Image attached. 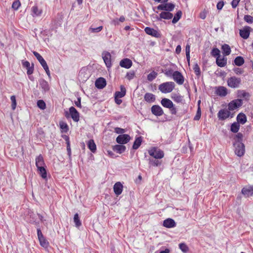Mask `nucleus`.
<instances>
[{
  "label": "nucleus",
  "instance_id": "1",
  "mask_svg": "<svg viewBox=\"0 0 253 253\" xmlns=\"http://www.w3.org/2000/svg\"><path fill=\"white\" fill-rule=\"evenodd\" d=\"M174 83L169 82L161 84L159 86V89L163 93H169L172 91L174 87Z\"/></svg>",
  "mask_w": 253,
  "mask_h": 253
},
{
  "label": "nucleus",
  "instance_id": "2",
  "mask_svg": "<svg viewBox=\"0 0 253 253\" xmlns=\"http://www.w3.org/2000/svg\"><path fill=\"white\" fill-rule=\"evenodd\" d=\"M235 148V153L239 157L244 155L245 152V145L242 142H234L233 144Z\"/></svg>",
  "mask_w": 253,
  "mask_h": 253
},
{
  "label": "nucleus",
  "instance_id": "3",
  "mask_svg": "<svg viewBox=\"0 0 253 253\" xmlns=\"http://www.w3.org/2000/svg\"><path fill=\"white\" fill-rule=\"evenodd\" d=\"M149 154L156 159H160L164 157V153L161 150L153 147L148 151Z\"/></svg>",
  "mask_w": 253,
  "mask_h": 253
},
{
  "label": "nucleus",
  "instance_id": "4",
  "mask_svg": "<svg viewBox=\"0 0 253 253\" xmlns=\"http://www.w3.org/2000/svg\"><path fill=\"white\" fill-rule=\"evenodd\" d=\"M241 79L236 77H232L227 81L228 85L232 88H237L241 84Z\"/></svg>",
  "mask_w": 253,
  "mask_h": 253
},
{
  "label": "nucleus",
  "instance_id": "5",
  "mask_svg": "<svg viewBox=\"0 0 253 253\" xmlns=\"http://www.w3.org/2000/svg\"><path fill=\"white\" fill-rule=\"evenodd\" d=\"M233 117V114H231L230 112L227 109H221L217 114L218 118L220 120H224L229 117Z\"/></svg>",
  "mask_w": 253,
  "mask_h": 253
},
{
  "label": "nucleus",
  "instance_id": "6",
  "mask_svg": "<svg viewBox=\"0 0 253 253\" xmlns=\"http://www.w3.org/2000/svg\"><path fill=\"white\" fill-rule=\"evenodd\" d=\"M242 104V100L240 99H237L231 101L228 104L229 110L232 111L237 109L240 107Z\"/></svg>",
  "mask_w": 253,
  "mask_h": 253
},
{
  "label": "nucleus",
  "instance_id": "7",
  "mask_svg": "<svg viewBox=\"0 0 253 253\" xmlns=\"http://www.w3.org/2000/svg\"><path fill=\"white\" fill-rule=\"evenodd\" d=\"M89 77V72L85 67L82 68L79 73V78L82 82L87 80Z\"/></svg>",
  "mask_w": 253,
  "mask_h": 253
},
{
  "label": "nucleus",
  "instance_id": "8",
  "mask_svg": "<svg viewBox=\"0 0 253 253\" xmlns=\"http://www.w3.org/2000/svg\"><path fill=\"white\" fill-rule=\"evenodd\" d=\"M130 139V137L128 134H120L116 138L118 143L124 144L127 143Z\"/></svg>",
  "mask_w": 253,
  "mask_h": 253
},
{
  "label": "nucleus",
  "instance_id": "9",
  "mask_svg": "<svg viewBox=\"0 0 253 253\" xmlns=\"http://www.w3.org/2000/svg\"><path fill=\"white\" fill-rule=\"evenodd\" d=\"M242 193L245 197L253 196V185L246 186L242 189Z\"/></svg>",
  "mask_w": 253,
  "mask_h": 253
},
{
  "label": "nucleus",
  "instance_id": "10",
  "mask_svg": "<svg viewBox=\"0 0 253 253\" xmlns=\"http://www.w3.org/2000/svg\"><path fill=\"white\" fill-rule=\"evenodd\" d=\"M102 58L105 63V65L108 68H110L112 66L111 63V55L108 52L105 51L102 53Z\"/></svg>",
  "mask_w": 253,
  "mask_h": 253
},
{
  "label": "nucleus",
  "instance_id": "11",
  "mask_svg": "<svg viewBox=\"0 0 253 253\" xmlns=\"http://www.w3.org/2000/svg\"><path fill=\"white\" fill-rule=\"evenodd\" d=\"M173 79L179 84H182L184 83V78L182 74L178 71L173 72Z\"/></svg>",
  "mask_w": 253,
  "mask_h": 253
},
{
  "label": "nucleus",
  "instance_id": "12",
  "mask_svg": "<svg viewBox=\"0 0 253 253\" xmlns=\"http://www.w3.org/2000/svg\"><path fill=\"white\" fill-rule=\"evenodd\" d=\"M173 17V15L169 11H163L162 12L160 16H156V18L158 21H161L162 19H171Z\"/></svg>",
  "mask_w": 253,
  "mask_h": 253
},
{
  "label": "nucleus",
  "instance_id": "13",
  "mask_svg": "<svg viewBox=\"0 0 253 253\" xmlns=\"http://www.w3.org/2000/svg\"><path fill=\"white\" fill-rule=\"evenodd\" d=\"M251 29V27L245 26L243 29L240 30V36L244 39H247L249 37Z\"/></svg>",
  "mask_w": 253,
  "mask_h": 253
},
{
  "label": "nucleus",
  "instance_id": "14",
  "mask_svg": "<svg viewBox=\"0 0 253 253\" xmlns=\"http://www.w3.org/2000/svg\"><path fill=\"white\" fill-rule=\"evenodd\" d=\"M151 112L153 114L157 116H161L164 114L162 108L159 105H153L151 107Z\"/></svg>",
  "mask_w": 253,
  "mask_h": 253
},
{
  "label": "nucleus",
  "instance_id": "15",
  "mask_svg": "<svg viewBox=\"0 0 253 253\" xmlns=\"http://www.w3.org/2000/svg\"><path fill=\"white\" fill-rule=\"evenodd\" d=\"M69 111L72 119L75 122H78L79 121V113L77 110L74 107H71L69 109Z\"/></svg>",
  "mask_w": 253,
  "mask_h": 253
},
{
  "label": "nucleus",
  "instance_id": "16",
  "mask_svg": "<svg viewBox=\"0 0 253 253\" xmlns=\"http://www.w3.org/2000/svg\"><path fill=\"white\" fill-rule=\"evenodd\" d=\"M145 33L149 35H151L153 37L156 38H159L160 37V34L155 29L150 28V27H146L144 29Z\"/></svg>",
  "mask_w": 253,
  "mask_h": 253
},
{
  "label": "nucleus",
  "instance_id": "17",
  "mask_svg": "<svg viewBox=\"0 0 253 253\" xmlns=\"http://www.w3.org/2000/svg\"><path fill=\"white\" fill-rule=\"evenodd\" d=\"M95 84L97 88L102 89L106 86V82L103 78H99L96 80Z\"/></svg>",
  "mask_w": 253,
  "mask_h": 253
},
{
  "label": "nucleus",
  "instance_id": "18",
  "mask_svg": "<svg viewBox=\"0 0 253 253\" xmlns=\"http://www.w3.org/2000/svg\"><path fill=\"white\" fill-rule=\"evenodd\" d=\"M132 61L128 58H125L122 60L120 62V65L124 68L128 69L132 66Z\"/></svg>",
  "mask_w": 253,
  "mask_h": 253
},
{
  "label": "nucleus",
  "instance_id": "19",
  "mask_svg": "<svg viewBox=\"0 0 253 253\" xmlns=\"http://www.w3.org/2000/svg\"><path fill=\"white\" fill-rule=\"evenodd\" d=\"M163 225L167 228H172L176 226V223L172 219L168 218L164 221Z\"/></svg>",
  "mask_w": 253,
  "mask_h": 253
},
{
  "label": "nucleus",
  "instance_id": "20",
  "mask_svg": "<svg viewBox=\"0 0 253 253\" xmlns=\"http://www.w3.org/2000/svg\"><path fill=\"white\" fill-rule=\"evenodd\" d=\"M216 93L220 96H225L227 94V88L224 86H219L216 88Z\"/></svg>",
  "mask_w": 253,
  "mask_h": 253
},
{
  "label": "nucleus",
  "instance_id": "21",
  "mask_svg": "<svg viewBox=\"0 0 253 253\" xmlns=\"http://www.w3.org/2000/svg\"><path fill=\"white\" fill-rule=\"evenodd\" d=\"M113 188L115 194L119 195L122 192L123 185L120 182H118L115 184Z\"/></svg>",
  "mask_w": 253,
  "mask_h": 253
},
{
  "label": "nucleus",
  "instance_id": "22",
  "mask_svg": "<svg viewBox=\"0 0 253 253\" xmlns=\"http://www.w3.org/2000/svg\"><path fill=\"white\" fill-rule=\"evenodd\" d=\"M161 104L163 107L167 108H170L173 107V102L169 99L163 98L161 100Z\"/></svg>",
  "mask_w": 253,
  "mask_h": 253
},
{
  "label": "nucleus",
  "instance_id": "23",
  "mask_svg": "<svg viewBox=\"0 0 253 253\" xmlns=\"http://www.w3.org/2000/svg\"><path fill=\"white\" fill-rule=\"evenodd\" d=\"M33 53L34 55L35 56V57L37 58L38 60L39 61V62L40 63L42 67L47 65L45 60L39 53H38L36 51H33Z\"/></svg>",
  "mask_w": 253,
  "mask_h": 253
},
{
  "label": "nucleus",
  "instance_id": "24",
  "mask_svg": "<svg viewBox=\"0 0 253 253\" xmlns=\"http://www.w3.org/2000/svg\"><path fill=\"white\" fill-rule=\"evenodd\" d=\"M39 84L41 88L44 92H46L49 90V86L48 83L43 79H41L39 81Z\"/></svg>",
  "mask_w": 253,
  "mask_h": 253
},
{
  "label": "nucleus",
  "instance_id": "25",
  "mask_svg": "<svg viewBox=\"0 0 253 253\" xmlns=\"http://www.w3.org/2000/svg\"><path fill=\"white\" fill-rule=\"evenodd\" d=\"M216 63L218 66L221 67H224L226 65L227 58L225 57L220 58V56L217 57L216 59Z\"/></svg>",
  "mask_w": 253,
  "mask_h": 253
},
{
  "label": "nucleus",
  "instance_id": "26",
  "mask_svg": "<svg viewBox=\"0 0 253 253\" xmlns=\"http://www.w3.org/2000/svg\"><path fill=\"white\" fill-rule=\"evenodd\" d=\"M144 100L147 102H153L155 100V96L151 93H146L144 97Z\"/></svg>",
  "mask_w": 253,
  "mask_h": 253
},
{
  "label": "nucleus",
  "instance_id": "27",
  "mask_svg": "<svg viewBox=\"0 0 253 253\" xmlns=\"http://www.w3.org/2000/svg\"><path fill=\"white\" fill-rule=\"evenodd\" d=\"M237 121L238 124L240 123L242 125L245 124L247 122L246 116L242 113L239 114L237 117Z\"/></svg>",
  "mask_w": 253,
  "mask_h": 253
},
{
  "label": "nucleus",
  "instance_id": "28",
  "mask_svg": "<svg viewBox=\"0 0 253 253\" xmlns=\"http://www.w3.org/2000/svg\"><path fill=\"white\" fill-rule=\"evenodd\" d=\"M44 162L43 157L40 155L36 159V165L37 168L43 167Z\"/></svg>",
  "mask_w": 253,
  "mask_h": 253
},
{
  "label": "nucleus",
  "instance_id": "29",
  "mask_svg": "<svg viewBox=\"0 0 253 253\" xmlns=\"http://www.w3.org/2000/svg\"><path fill=\"white\" fill-rule=\"evenodd\" d=\"M87 147L92 152L95 153L96 150V146L93 139L89 140L87 143Z\"/></svg>",
  "mask_w": 253,
  "mask_h": 253
},
{
  "label": "nucleus",
  "instance_id": "30",
  "mask_svg": "<svg viewBox=\"0 0 253 253\" xmlns=\"http://www.w3.org/2000/svg\"><path fill=\"white\" fill-rule=\"evenodd\" d=\"M126 89L123 85L121 86V91H117L115 93V98H122L126 95Z\"/></svg>",
  "mask_w": 253,
  "mask_h": 253
},
{
  "label": "nucleus",
  "instance_id": "31",
  "mask_svg": "<svg viewBox=\"0 0 253 253\" xmlns=\"http://www.w3.org/2000/svg\"><path fill=\"white\" fill-rule=\"evenodd\" d=\"M222 53L225 56L229 55L231 53V48L227 44H224L221 47Z\"/></svg>",
  "mask_w": 253,
  "mask_h": 253
},
{
  "label": "nucleus",
  "instance_id": "32",
  "mask_svg": "<svg viewBox=\"0 0 253 253\" xmlns=\"http://www.w3.org/2000/svg\"><path fill=\"white\" fill-rule=\"evenodd\" d=\"M126 147L123 145H116L113 147V150L121 154L125 151Z\"/></svg>",
  "mask_w": 253,
  "mask_h": 253
},
{
  "label": "nucleus",
  "instance_id": "33",
  "mask_svg": "<svg viewBox=\"0 0 253 253\" xmlns=\"http://www.w3.org/2000/svg\"><path fill=\"white\" fill-rule=\"evenodd\" d=\"M244 59L242 56H237L234 59L235 64L238 66H242L244 63Z\"/></svg>",
  "mask_w": 253,
  "mask_h": 253
},
{
  "label": "nucleus",
  "instance_id": "34",
  "mask_svg": "<svg viewBox=\"0 0 253 253\" xmlns=\"http://www.w3.org/2000/svg\"><path fill=\"white\" fill-rule=\"evenodd\" d=\"M171 98L177 103H182L183 101V97L178 94H173Z\"/></svg>",
  "mask_w": 253,
  "mask_h": 253
},
{
  "label": "nucleus",
  "instance_id": "35",
  "mask_svg": "<svg viewBox=\"0 0 253 253\" xmlns=\"http://www.w3.org/2000/svg\"><path fill=\"white\" fill-rule=\"evenodd\" d=\"M141 142H142L141 137H137L135 139V140L134 141V142L133 143V144L132 146V148L135 150L138 149L139 148V147L140 146Z\"/></svg>",
  "mask_w": 253,
  "mask_h": 253
},
{
  "label": "nucleus",
  "instance_id": "36",
  "mask_svg": "<svg viewBox=\"0 0 253 253\" xmlns=\"http://www.w3.org/2000/svg\"><path fill=\"white\" fill-rule=\"evenodd\" d=\"M38 169L39 171V174L42 176V177L43 179L46 178L47 173L45 168L43 167H40L38 168Z\"/></svg>",
  "mask_w": 253,
  "mask_h": 253
},
{
  "label": "nucleus",
  "instance_id": "37",
  "mask_svg": "<svg viewBox=\"0 0 253 253\" xmlns=\"http://www.w3.org/2000/svg\"><path fill=\"white\" fill-rule=\"evenodd\" d=\"M41 246L46 249L48 247L49 243L44 237L39 239Z\"/></svg>",
  "mask_w": 253,
  "mask_h": 253
},
{
  "label": "nucleus",
  "instance_id": "38",
  "mask_svg": "<svg viewBox=\"0 0 253 253\" xmlns=\"http://www.w3.org/2000/svg\"><path fill=\"white\" fill-rule=\"evenodd\" d=\"M240 127V125L238 123H234L231 125V131L234 133H237Z\"/></svg>",
  "mask_w": 253,
  "mask_h": 253
},
{
  "label": "nucleus",
  "instance_id": "39",
  "mask_svg": "<svg viewBox=\"0 0 253 253\" xmlns=\"http://www.w3.org/2000/svg\"><path fill=\"white\" fill-rule=\"evenodd\" d=\"M181 15H182V12L180 10L178 11L172 20V23L175 24L176 22H177L181 18Z\"/></svg>",
  "mask_w": 253,
  "mask_h": 253
},
{
  "label": "nucleus",
  "instance_id": "40",
  "mask_svg": "<svg viewBox=\"0 0 253 253\" xmlns=\"http://www.w3.org/2000/svg\"><path fill=\"white\" fill-rule=\"evenodd\" d=\"M238 96L240 97L248 99L250 97V94L249 93L246 92L244 90H240L238 91Z\"/></svg>",
  "mask_w": 253,
  "mask_h": 253
},
{
  "label": "nucleus",
  "instance_id": "41",
  "mask_svg": "<svg viewBox=\"0 0 253 253\" xmlns=\"http://www.w3.org/2000/svg\"><path fill=\"white\" fill-rule=\"evenodd\" d=\"M103 29V26H101L97 28L90 27L88 29V31L92 33H96L100 32Z\"/></svg>",
  "mask_w": 253,
  "mask_h": 253
},
{
  "label": "nucleus",
  "instance_id": "42",
  "mask_svg": "<svg viewBox=\"0 0 253 253\" xmlns=\"http://www.w3.org/2000/svg\"><path fill=\"white\" fill-rule=\"evenodd\" d=\"M157 76V73L154 71L152 72L147 76V79L149 81H152Z\"/></svg>",
  "mask_w": 253,
  "mask_h": 253
},
{
  "label": "nucleus",
  "instance_id": "43",
  "mask_svg": "<svg viewBox=\"0 0 253 253\" xmlns=\"http://www.w3.org/2000/svg\"><path fill=\"white\" fill-rule=\"evenodd\" d=\"M74 221L77 227H79L81 225V222L79 219V215L78 213H76L74 217Z\"/></svg>",
  "mask_w": 253,
  "mask_h": 253
},
{
  "label": "nucleus",
  "instance_id": "44",
  "mask_svg": "<svg viewBox=\"0 0 253 253\" xmlns=\"http://www.w3.org/2000/svg\"><path fill=\"white\" fill-rule=\"evenodd\" d=\"M220 50L218 48H213L211 50V54L213 57H217L220 56Z\"/></svg>",
  "mask_w": 253,
  "mask_h": 253
},
{
  "label": "nucleus",
  "instance_id": "45",
  "mask_svg": "<svg viewBox=\"0 0 253 253\" xmlns=\"http://www.w3.org/2000/svg\"><path fill=\"white\" fill-rule=\"evenodd\" d=\"M149 163L154 166L157 167L161 164V162L157 159H149Z\"/></svg>",
  "mask_w": 253,
  "mask_h": 253
},
{
  "label": "nucleus",
  "instance_id": "46",
  "mask_svg": "<svg viewBox=\"0 0 253 253\" xmlns=\"http://www.w3.org/2000/svg\"><path fill=\"white\" fill-rule=\"evenodd\" d=\"M243 138V134L240 132L238 133L234 138L235 142H242Z\"/></svg>",
  "mask_w": 253,
  "mask_h": 253
},
{
  "label": "nucleus",
  "instance_id": "47",
  "mask_svg": "<svg viewBox=\"0 0 253 253\" xmlns=\"http://www.w3.org/2000/svg\"><path fill=\"white\" fill-rule=\"evenodd\" d=\"M179 247L180 249L183 252V253H187L188 251V247L187 246L184 244V243H180L179 245Z\"/></svg>",
  "mask_w": 253,
  "mask_h": 253
},
{
  "label": "nucleus",
  "instance_id": "48",
  "mask_svg": "<svg viewBox=\"0 0 253 253\" xmlns=\"http://www.w3.org/2000/svg\"><path fill=\"white\" fill-rule=\"evenodd\" d=\"M166 11L170 12L173 10L175 6L171 3H167L165 4Z\"/></svg>",
  "mask_w": 253,
  "mask_h": 253
},
{
  "label": "nucleus",
  "instance_id": "49",
  "mask_svg": "<svg viewBox=\"0 0 253 253\" xmlns=\"http://www.w3.org/2000/svg\"><path fill=\"white\" fill-rule=\"evenodd\" d=\"M37 106H38L39 108H40V109H41L42 110L44 109L46 107V105H45V102L42 100H40L38 101Z\"/></svg>",
  "mask_w": 253,
  "mask_h": 253
},
{
  "label": "nucleus",
  "instance_id": "50",
  "mask_svg": "<svg viewBox=\"0 0 253 253\" xmlns=\"http://www.w3.org/2000/svg\"><path fill=\"white\" fill-rule=\"evenodd\" d=\"M244 19L246 22L250 24L253 22V17L249 15H245Z\"/></svg>",
  "mask_w": 253,
  "mask_h": 253
},
{
  "label": "nucleus",
  "instance_id": "51",
  "mask_svg": "<svg viewBox=\"0 0 253 253\" xmlns=\"http://www.w3.org/2000/svg\"><path fill=\"white\" fill-rule=\"evenodd\" d=\"M193 70H194V72L195 73L197 76H200L201 74V71L200 68L197 63L194 65Z\"/></svg>",
  "mask_w": 253,
  "mask_h": 253
},
{
  "label": "nucleus",
  "instance_id": "52",
  "mask_svg": "<svg viewBox=\"0 0 253 253\" xmlns=\"http://www.w3.org/2000/svg\"><path fill=\"white\" fill-rule=\"evenodd\" d=\"M10 99L12 102L11 107H12V110H15V109L16 108V101L15 96L14 95L11 96L10 97Z\"/></svg>",
  "mask_w": 253,
  "mask_h": 253
},
{
  "label": "nucleus",
  "instance_id": "53",
  "mask_svg": "<svg viewBox=\"0 0 253 253\" xmlns=\"http://www.w3.org/2000/svg\"><path fill=\"white\" fill-rule=\"evenodd\" d=\"M32 11L36 16L40 15L42 12L41 10L39 9L37 6H34L32 8Z\"/></svg>",
  "mask_w": 253,
  "mask_h": 253
},
{
  "label": "nucleus",
  "instance_id": "54",
  "mask_svg": "<svg viewBox=\"0 0 253 253\" xmlns=\"http://www.w3.org/2000/svg\"><path fill=\"white\" fill-rule=\"evenodd\" d=\"M135 73L133 71H131L128 72L126 75V78L128 80H130L132 79L134 77Z\"/></svg>",
  "mask_w": 253,
  "mask_h": 253
},
{
  "label": "nucleus",
  "instance_id": "55",
  "mask_svg": "<svg viewBox=\"0 0 253 253\" xmlns=\"http://www.w3.org/2000/svg\"><path fill=\"white\" fill-rule=\"evenodd\" d=\"M20 5L21 4L19 1H15L13 3L12 7L14 9L17 10L19 7Z\"/></svg>",
  "mask_w": 253,
  "mask_h": 253
},
{
  "label": "nucleus",
  "instance_id": "56",
  "mask_svg": "<svg viewBox=\"0 0 253 253\" xmlns=\"http://www.w3.org/2000/svg\"><path fill=\"white\" fill-rule=\"evenodd\" d=\"M115 132L118 134H124L123 133L125 132V130L120 127H116L115 128Z\"/></svg>",
  "mask_w": 253,
  "mask_h": 253
},
{
  "label": "nucleus",
  "instance_id": "57",
  "mask_svg": "<svg viewBox=\"0 0 253 253\" xmlns=\"http://www.w3.org/2000/svg\"><path fill=\"white\" fill-rule=\"evenodd\" d=\"M60 128L64 130L65 131H66L68 129L67 125L64 122L60 123Z\"/></svg>",
  "mask_w": 253,
  "mask_h": 253
},
{
  "label": "nucleus",
  "instance_id": "58",
  "mask_svg": "<svg viewBox=\"0 0 253 253\" xmlns=\"http://www.w3.org/2000/svg\"><path fill=\"white\" fill-rule=\"evenodd\" d=\"M201 112L200 107H199L198 109L197 112V114L194 117V120H196V121L199 120L201 117Z\"/></svg>",
  "mask_w": 253,
  "mask_h": 253
},
{
  "label": "nucleus",
  "instance_id": "59",
  "mask_svg": "<svg viewBox=\"0 0 253 253\" xmlns=\"http://www.w3.org/2000/svg\"><path fill=\"white\" fill-rule=\"evenodd\" d=\"M173 72L171 69H169L166 70L164 73L168 77H171L173 76Z\"/></svg>",
  "mask_w": 253,
  "mask_h": 253
},
{
  "label": "nucleus",
  "instance_id": "60",
  "mask_svg": "<svg viewBox=\"0 0 253 253\" xmlns=\"http://www.w3.org/2000/svg\"><path fill=\"white\" fill-rule=\"evenodd\" d=\"M125 20V17L124 16H121L119 19H116L114 20V22L115 23V24H119V23L118 21H119L120 22H123Z\"/></svg>",
  "mask_w": 253,
  "mask_h": 253
},
{
  "label": "nucleus",
  "instance_id": "61",
  "mask_svg": "<svg viewBox=\"0 0 253 253\" xmlns=\"http://www.w3.org/2000/svg\"><path fill=\"white\" fill-rule=\"evenodd\" d=\"M170 113L172 115H176L177 114V109L174 106V105H173V107L170 108H169Z\"/></svg>",
  "mask_w": 253,
  "mask_h": 253
},
{
  "label": "nucleus",
  "instance_id": "62",
  "mask_svg": "<svg viewBox=\"0 0 253 253\" xmlns=\"http://www.w3.org/2000/svg\"><path fill=\"white\" fill-rule=\"evenodd\" d=\"M240 0H233L231 2L232 7L234 8H236L238 6Z\"/></svg>",
  "mask_w": 253,
  "mask_h": 253
},
{
  "label": "nucleus",
  "instance_id": "63",
  "mask_svg": "<svg viewBox=\"0 0 253 253\" xmlns=\"http://www.w3.org/2000/svg\"><path fill=\"white\" fill-rule=\"evenodd\" d=\"M224 5V2L223 1L218 2L217 4L216 7L218 10H221Z\"/></svg>",
  "mask_w": 253,
  "mask_h": 253
},
{
  "label": "nucleus",
  "instance_id": "64",
  "mask_svg": "<svg viewBox=\"0 0 253 253\" xmlns=\"http://www.w3.org/2000/svg\"><path fill=\"white\" fill-rule=\"evenodd\" d=\"M207 16V12L204 10L201 12L200 14V17L202 19H205Z\"/></svg>",
  "mask_w": 253,
  "mask_h": 253
}]
</instances>
